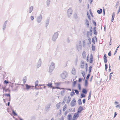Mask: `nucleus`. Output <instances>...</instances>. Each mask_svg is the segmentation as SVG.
Listing matches in <instances>:
<instances>
[{"label": "nucleus", "instance_id": "f257e3e1", "mask_svg": "<svg viewBox=\"0 0 120 120\" xmlns=\"http://www.w3.org/2000/svg\"><path fill=\"white\" fill-rule=\"evenodd\" d=\"M55 66L54 63L52 62L51 63L49 68V72H51L53 70Z\"/></svg>", "mask_w": 120, "mask_h": 120}, {"label": "nucleus", "instance_id": "f03ea898", "mask_svg": "<svg viewBox=\"0 0 120 120\" xmlns=\"http://www.w3.org/2000/svg\"><path fill=\"white\" fill-rule=\"evenodd\" d=\"M61 78L62 79L66 78L68 76V73L65 71H64L60 75Z\"/></svg>", "mask_w": 120, "mask_h": 120}, {"label": "nucleus", "instance_id": "7ed1b4c3", "mask_svg": "<svg viewBox=\"0 0 120 120\" xmlns=\"http://www.w3.org/2000/svg\"><path fill=\"white\" fill-rule=\"evenodd\" d=\"M58 33L57 32L55 33L54 34L52 38V40L53 41H56L58 38Z\"/></svg>", "mask_w": 120, "mask_h": 120}, {"label": "nucleus", "instance_id": "20e7f679", "mask_svg": "<svg viewBox=\"0 0 120 120\" xmlns=\"http://www.w3.org/2000/svg\"><path fill=\"white\" fill-rule=\"evenodd\" d=\"M73 11L72 9L70 8L67 12V15L68 17H70L72 14Z\"/></svg>", "mask_w": 120, "mask_h": 120}, {"label": "nucleus", "instance_id": "39448f33", "mask_svg": "<svg viewBox=\"0 0 120 120\" xmlns=\"http://www.w3.org/2000/svg\"><path fill=\"white\" fill-rule=\"evenodd\" d=\"M42 19V15L41 14H40L39 16H37L36 19L38 23H39L41 22Z\"/></svg>", "mask_w": 120, "mask_h": 120}, {"label": "nucleus", "instance_id": "423d86ee", "mask_svg": "<svg viewBox=\"0 0 120 120\" xmlns=\"http://www.w3.org/2000/svg\"><path fill=\"white\" fill-rule=\"evenodd\" d=\"M77 47L78 50L79 51L81 49V43L80 41H79L78 42V44L77 45Z\"/></svg>", "mask_w": 120, "mask_h": 120}, {"label": "nucleus", "instance_id": "0eeeda50", "mask_svg": "<svg viewBox=\"0 0 120 120\" xmlns=\"http://www.w3.org/2000/svg\"><path fill=\"white\" fill-rule=\"evenodd\" d=\"M79 114L78 112L75 113L73 116V120H76L79 117Z\"/></svg>", "mask_w": 120, "mask_h": 120}, {"label": "nucleus", "instance_id": "6e6552de", "mask_svg": "<svg viewBox=\"0 0 120 120\" xmlns=\"http://www.w3.org/2000/svg\"><path fill=\"white\" fill-rule=\"evenodd\" d=\"M26 86V89L27 90H29L30 89H33V88L34 87V86L29 85L27 84L25 85Z\"/></svg>", "mask_w": 120, "mask_h": 120}, {"label": "nucleus", "instance_id": "1a4fd4ad", "mask_svg": "<svg viewBox=\"0 0 120 120\" xmlns=\"http://www.w3.org/2000/svg\"><path fill=\"white\" fill-rule=\"evenodd\" d=\"M41 59H40L37 65V68H39L41 66Z\"/></svg>", "mask_w": 120, "mask_h": 120}, {"label": "nucleus", "instance_id": "9d476101", "mask_svg": "<svg viewBox=\"0 0 120 120\" xmlns=\"http://www.w3.org/2000/svg\"><path fill=\"white\" fill-rule=\"evenodd\" d=\"M85 63L83 60H82L80 62V67L81 68H83L84 67Z\"/></svg>", "mask_w": 120, "mask_h": 120}, {"label": "nucleus", "instance_id": "9b49d317", "mask_svg": "<svg viewBox=\"0 0 120 120\" xmlns=\"http://www.w3.org/2000/svg\"><path fill=\"white\" fill-rule=\"evenodd\" d=\"M11 87L12 88V90L14 91H17L18 90L17 88L18 86H15V87H14L13 86H12Z\"/></svg>", "mask_w": 120, "mask_h": 120}, {"label": "nucleus", "instance_id": "f8f14e48", "mask_svg": "<svg viewBox=\"0 0 120 120\" xmlns=\"http://www.w3.org/2000/svg\"><path fill=\"white\" fill-rule=\"evenodd\" d=\"M51 105L50 104H47L45 106V110L47 111L49 110L50 108V106Z\"/></svg>", "mask_w": 120, "mask_h": 120}, {"label": "nucleus", "instance_id": "ddd939ff", "mask_svg": "<svg viewBox=\"0 0 120 120\" xmlns=\"http://www.w3.org/2000/svg\"><path fill=\"white\" fill-rule=\"evenodd\" d=\"M83 110V108L81 106H79V108L78 109L77 112L79 113V114L80 113L81 111Z\"/></svg>", "mask_w": 120, "mask_h": 120}, {"label": "nucleus", "instance_id": "4468645a", "mask_svg": "<svg viewBox=\"0 0 120 120\" xmlns=\"http://www.w3.org/2000/svg\"><path fill=\"white\" fill-rule=\"evenodd\" d=\"M68 120H73V118H72V117L71 114H69L67 116Z\"/></svg>", "mask_w": 120, "mask_h": 120}, {"label": "nucleus", "instance_id": "2eb2a0df", "mask_svg": "<svg viewBox=\"0 0 120 120\" xmlns=\"http://www.w3.org/2000/svg\"><path fill=\"white\" fill-rule=\"evenodd\" d=\"M7 20L6 21H5V22L4 23L3 25V29L4 30L5 29L6 25H7Z\"/></svg>", "mask_w": 120, "mask_h": 120}, {"label": "nucleus", "instance_id": "dca6fc26", "mask_svg": "<svg viewBox=\"0 0 120 120\" xmlns=\"http://www.w3.org/2000/svg\"><path fill=\"white\" fill-rule=\"evenodd\" d=\"M72 74L74 75H75L76 73V71L75 68H73L72 71Z\"/></svg>", "mask_w": 120, "mask_h": 120}, {"label": "nucleus", "instance_id": "f3484780", "mask_svg": "<svg viewBox=\"0 0 120 120\" xmlns=\"http://www.w3.org/2000/svg\"><path fill=\"white\" fill-rule=\"evenodd\" d=\"M94 34L95 35H97V32L96 30V27H94L93 28Z\"/></svg>", "mask_w": 120, "mask_h": 120}, {"label": "nucleus", "instance_id": "a211bd4d", "mask_svg": "<svg viewBox=\"0 0 120 120\" xmlns=\"http://www.w3.org/2000/svg\"><path fill=\"white\" fill-rule=\"evenodd\" d=\"M78 61V59L77 57L75 59L74 61L75 65V66H77V62Z\"/></svg>", "mask_w": 120, "mask_h": 120}, {"label": "nucleus", "instance_id": "6ab92c4d", "mask_svg": "<svg viewBox=\"0 0 120 120\" xmlns=\"http://www.w3.org/2000/svg\"><path fill=\"white\" fill-rule=\"evenodd\" d=\"M86 52L85 51H83L82 53L83 58L84 59H85L86 57Z\"/></svg>", "mask_w": 120, "mask_h": 120}, {"label": "nucleus", "instance_id": "aec40b11", "mask_svg": "<svg viewBox=\"0 0 120 120\" xmlns=\"http://www.w3.org/2000/svg\"><path fill=\"white\" fill-rule=\"evenodd\" d=\"M51 0H47L46 3L47 7H48L50 3Z\"/></svg>", "mask_w": 120, "mask_h": 120}, {"label": "nucleus", "instance_id": "412c9836", "mask_svg": "<svg viewBox=\"0 0 120 120\" xmlns=\"http://www.w3.org/2000/svg\"><path fill=\"white\" fill-rule=\"evenodd\" d=\"M85 24L86 25V26H87V27H89V24L88 21L87 19H86L85 20Z\"/></svg>", "mask_w": 120, "mask_h": 120}, {"label": "nucleus", "instance_id": "4be33fe9", "mask_svg": "<svg viewBox=\"0 0 120 120\" xmlns=\"http://www.w3.org/2000/svg\"><path fill=\"white\" fill-rule=\"evenodd\" d=\"M45 26L46 27V28H47V26L49 25V21L48 19H47L45 21Z\"/></svg>", "mask_w": 120, "mask_h": 120}, {"label": "nucleus", "instance_id": "5701e85b", "mask_svg": "<svg viewBox=\"0 0 120 120\" xmlns=\"http://www.w3.org/2000/svg\"><path fill=\"white\" fill-rule=\"evenodd\" d=\"M33 9V8L32 6H31L29 8V13H30L32 11Z\"/></svg>", "mask_w": 120, "mask_h": 120}, {"label": "nucleus", "instance_id": "b1692460", "mask_svg": "<svg viewBox=\"0 0 120 120\" xmlns=\"http://www.w3.org/2000/svg\"><path fill=\"white\" fill-rule=\"evenodd\" d=\"M82 92L84 94H86L87 93V91L86 89H85L84 88L82 90Z\"/></svg>", "mask_w": 120, "mask_h": 120}, {"label": "nucleus", "instance_id": "393cba45", "mask_svg": "<svg viewBox=\"0 0 120 120\" xmlns=\"http://www.w3.org/2000/svg\"><path fill=\"white\" fill-rule=\"evenodd\" d=\"M46 85L48 86L49 88H51L52 87V83H49L46 84Z\"/></svg>", "mask_w": 120, "mask_h": 120}, {"label": "nucleus", "instance_id": "a878e982", "mask_svg": "<svg viewBox=\"0 0 120 120\" xmlns=\"http://www.w3.org/2000/svg\"><path fill=\"white\" fill-rule=\"evenodd\" d=\"M102 9H100V10H98L97 11L98 13L99 14H101L102 12Z\"/></svg>", "mask_w": 120, "mask_h": 120}, {"label": "nucleus", "instance_id": "bb28decb", "mask_svg": "<svg viewBox=\"0 0 120 120\" xmlns=\"http://www.w3.org/2000/svg\"><path fill=\"white\" fill-rule=\"evenodd\" d=\"M26 76H25L23 77V80L24 83L26 82Z\"/></svg>", "mask_w": 120, "mask_h": 120}, {"label": "nucleus", "instance_id": "cd10ccee", "mask_svg": "<svg viewBox=\"0 0 120 120\" xmlns=\"http://www.w3.org/2000/svg\"><path fill=\"white\" fill-rule=\"evenodd\" d=\"M68 99L67 100V103H69L71 100V98L70 96H68Z\"/></svg>", "mask_w": 120, "mask_h": 120}, {"label": "nucleus", "instance_id": "c85d7f7f", "mask_svg": "<svg viewBox=\"0 0 120 120\" xmlns=\"http://www.w3.org/2000/svg\"><path fill=\"white\" fill-rule=\"evenodd\" d=\"M91 91H90L89 93V95L88 98V99L89 100L90 98L91 97Z\"/></svg>", "mask_w": 120, "mask_h": 120}, {"label": "nucleus", "instance_id": "c756f323", "mask_svg": "<svg viewBox=\"0 0 120 120\" xmlns=\"http://www.w3.org/2000/svg\"><path fill=\"white\" fill-rule=\"evenodd\" d=\"M78 102L79 105H80L82 104L81 99H79L78 101Z\"/></svg>", "mask_w": 120, "mask_h": 120}, {"label": "nucleus", "instance_id": "7c9ffc66", "mask_svg": "<svg viewBox=\"0 0 120 120\" xmlns=\"http://www.w3.org/2000/svg\"><path fill=\"white\" fill-rule=\"evenodd\" d=\"M12 113L14 116L17 115V114L15 112V111L13 109L12 110Z\"/></svg>", "mask_w": 120, "mask_h": 120}, {"label": "nucleus", "instance_id": "2f4dec72", "mask_svg": "<svg viewBox=\"0 0 120 120\" xmlns=\"http://www.w3.org/2000/svg\"><path fill=\"white\" fill-rule=\"evenodd\" d=\"M93 61V57H91L90 58V63H92Z\"/></svg>", "mask_w": 120, "mask_h": 120}, {"label": "nucleus", "instance_id": "473e14b6", "mask_svg": "<svg viewBox=\"0 0 120 120\" xmlns=\"http://www.w3.org/2000/svg\"><path fill=\"white\" fill-rule=\"evenodd\" d=\"M88 84V81L87 79H86L85 81V86H87Z\"/></svg>", "mask_w": 120, "mask_h": 120}, {"label": "nucleus", "instance_id": "72a5a7b5", "mask_svg": "<svg viewBox=\"0 0 120 120\" xmlns=\"http://www.w3.org/2000/svg\"><path fill=\"white\" fill-rule=\"evenodd\" d=\"M92 49L93 51H94L95 50V47L93 45H92Z\"/></svg>", "mask_w": 120, "mask_h": 120}, {"label": "nucleus", "instance_id": "f704fd0d", "mask_svg": "<svg viewBox=\"0 0 120 120\" xmlns=\"http://www.w3.org/2000/svg\"><path fill=\"white\" fill-rule=\"evenodd\" d=\"M92 68V67L91 66H90L89 68V73H90L91 72V70Z\"/></svg>", "mask_w": 120, "mask_h": 120}, {"label": "nucleus", "instance_id": "c9c22d12", "mask_svg": "<svg viewBox=\"0 0 120 120\" xmlns=\"http://www.w3.org/2000/svg\"><path fill=\"white\" fill-rule=\"evenodd\" d=\"M74 102H73V101H71V106H72L73 107L75 105V103H74Z\"/></svg>", "mask_w": 120, "mask_h": 120}, {"label": "nucleus", "instance_id": "e433bc0d", "mask_svg": "<svg viewBox=\"0 0 120 120\" xmlns=\"http://www.w3.org/2000/svg\"><path fill=\"white\" fill-rule=\"evenodd\" d=\"M82 76L84 77V79L85 78V73L84 71H82Z\"/></svg>", "mask_w": 120, "mask_h": 120}, {"label": "nucleus", "instance_id": "4c0bfd02", "mask_svg": "<svg viewBox=\"0 0 120 120\" xmlns=\"http://www.w3.org/2000/svg\"><path fill=\"white\" fill-rule=\"evenodd\" d=\"M75 94V92L74 91H72L70 94V95L71 96H72Z\"/></svg>", "mask_w": 120, "mask_h": 120}, {"label": "nucleus", "instance_id": "58836bf2", "mask_svg": "<svg viewBox=\"0 0 120 120\" xmlns=\"http://www.w3.org/2000/svg\"><path fill=\"white\" fill-rule=\"evenodd\" d=\"M119 46H118L117 48L116 49L115 51V52L114 53V55H115L116 53L117 52V50L118 49V48H119Z\"/></svg>", "mask_w": 120, "mask_h": 120}, {"label": "nucleus", "instance_id": "ea45409f", "mask_svg": "<svg viewBox=\"0 0 120 120\" xmlns=\"http://www.w3.org/2000/svg\"><path fill=\"white\" fill-rule=\"evenodd\" d=\"M74 90L76 94H79V92L78 90Z\"/></svg>", "mask_w": 120, "mask_h": 120}, {"label": "nucleus", "instance_id": "a19ab883", "mask_svg": "<svg viewBox=\"0 0 120 120\" xmlns=\"http://www.w3.org/2000/svg\"><path fill=\"white\" fill-rule=\"evenodd\" d=\"M85 42L84 41H83L82 46L84 47H85Z\"/></svg>", "mask_w": 120, "mask_h": 120}, {"label": "nucleus", "instance_id": "79ce46f5", "mask_svg": "<svg viewBox=\"0 0 120 120\" xmlns=\"http://www.w3.org/2000/svg\"><path fill=\"white\" fill-rule=\"evenodd\" d=\"M104 63H106L107 62V58H104Z\"/></svg>", "mask_w": 120, "mask_h": 120}, {"label": "nucleus", "instance_id": "37998d69", "mask_svg": "<svg viewBox=\"0 0 120 120\" xmlns=\"http://www.w3.org/2000/svg\"><path fill=\"white\" fill-rule=\"evenodd\" d=\"M38 80L36 81L35 82V86H38Z\"/></svg>", "mask_w": 120, "mask_h": 120}, {"label": "nucleus", "instance_id": "c03bdc74", "mask_svg": "<svg viewBox=\"0 0 120 120\" xmlns=\"http://www.w3.org/2000/svg\"><path fill=\"white\" fill-rule=\"evenodd\" d=\"M81 98L85 97V95L81 93Z\"/></svg>", "mask_w": 120, "mask_h": 120}, {"label": "nucleus", "instance_id": "a18cd8bd", "mask_svg": "<svg viewBox=\"0 0 120 120\" xmlns=\"http://www.w3.org/2000/svg\"><path fill=\"white\" fill-rule=\"evenodd\" d=\"M77 82L76 81H75L73 82V86L74 87L75 86Z\"/></svg>", "mask_w": 120, "mask_h": 120}, {"label": "nucleus", "instance_id": "49530a36", "mask_svg": "<svg viewBox=\"0 0 120 120\" xmlns=\"http://www.w3.org/2000/svg\"><path fill=\"white\" fill-rule=\"evenodd\" d=\"M77 14L76 13H75L74 14V16L75 18L76 19L77 18Z\"/></svg>", "mask_w": 120, "mask_h": 120}, {"label": "nucleus", "instance_id": "de8ad7c7", "mask_svg": "<svg viewBox=\"0 0 120 120\" xmlns=\"http://www.w3.org/2000/svg\"><path fill=\"white\" fill-rule=\"evenodd\" d=\"M105 69L106 71H107V69L108 68V66L107 64H105Z\"/></svg>", "mask_w": 120, "mask_h": 120}, {"label": "nucleus", "instance_id": "09e8293b", "mask_svg": "<svg viewBox=\"0 0 120 120\" xmlns=\"http://www.w3.org/2000/svg\"><path fill=\"white\" fill-rule=\"evenodd\" d=\"M92 42L94 43V44H95V42L94 40V38H93L92 39Z\"/></svg>", "mask_w": 120, "mask_h": 120}, {"label": "nucleus", "instance_id": "8fccbe9b", "mask_svg": "<svg viewBox=\"0 0 120 120\" xmlns=\"http://www.w3.org/2000/svg\"><path fill=\"white\" fill-rule=\"evenodd\" d=\"M5 96H7V97H11L10 94H5Z\"/></svg>", "mask_w": 120, "mask_h": 120}, {"label": "nucleus", "instance_id": "3c124183", "mask_svg": "<svg viewBox=\"0 0 120 120\" xmlns=\"http://www.w3.org/2000/svg\"><path fill=\"white\" fill-rule=\"evenodd\" d=\"M78 88L79 90H80L81 89V85L80 84H78Z\"/></svg>", "mask_w": 120, "mask_h": 120}, {"label": "nucleus", "instance_id": "603ef678", "mask_svg": "<svg viewBox=\"0 0 120 120\" xmlns=\"http://www.w3.org/2000/svg\"><path fill=\"white\" fill-rule=\"evenodd\" d=\"M90 74H89L87 75V77H86V79H89V77H90Z\"/></svg>", "mask_w": 120, "mask_h": 120}, {"label": "nucleus", "instance_id": "864d4df0", "mask_svg": "<svg viewBox=\"0 0 120 120\" xmlns=\"http://www.w3.org/2000/svg\"><path fill=\"white\" fill-rule=\"evenodd\" d=\"M90 33V32L89 31H87V36L88 38H89V34H89Z\"/></svg>", "mask_w": 120, "mask_h": 120}, {"label": "nucleus", "instance_id": "5fc2aeb1", "mask_svg": "<svg viewBox=\"0 0 120 120\" xmlns=\"http://www.w3.org/2000/svg\"><path fill=\"white\" fill-rule=\"evenodd\" d=\"M113 72H112L111 73H110L109 75V79H111V78L112 77V74L113 73Z\"/></svg>", "mask_w": 120, "mask_h": 120}, {"label": "nucleus", "instance_id": "6e6d98bb", "mask_svg": "<svg viewBox=\"0 0 120 120\" xmlns=\"http://www.w3.org/2000/svg\"><path fill=\"white\" fill-rule=\"evenodd\" d=\"M35 117L34 116H33L32 117L30 120H35Z\"/></svg>", "mask_w": 120, "mask_h": 120}, {"label": "nucleus", "instance_id": "4d7b16f0", "mask_svg": "<svg viewBox=\"0 0 120 120\" xmlns=\"http://www.w3.org/2000/svg\"><path fill=\"white\" fill-rule=\"evenodd\" d=\"M4 82L5 83L7 84L9 82L8 81H7L6 80H5L4 81Z\"/></svg>", "mask_w": 120, "mask_h": 120}, {"label": "nucleus", "instance_id": "13d9d810", "mask_svg": "<svg viewBox=\"0 0 120 120\" xmlns=\"http://www.w3.org/2000/svg\"><path fill=\"white\" fill-rule=\"evenodd\" d=\"M116 107L117 108H119V109H120V104H119L116 106Z\"/></svg>", "mask_w": 120, "mask_h": 120}, {"label": "nucleus", "instance_id": "bf43d9fd", "mask_svg": "<svg viewBox=\"0 0 120 120\" xmlns=\"http://www.w3.org/2000/svg\"><path fill=\"white\" fill-rule=\"evenodd\" d=\"M30 18L32 20H33L34 19V17L33 16H31L30 17Z\"/></svg>", "mask_w": 120, "mask_h": 120}, {"label": "nucleus", "instance_id": "052dcab7", "mask_svg": "<svg viewBox=\"0 0 120 120\" xmlns=\"http://www.w3.org/2000/svg\"><path fill=\"white\" fill-rule=\"evenodd\" d=\"M114 17L112 16V19H111V21L112 22L114 20Z\"/></svg>", "mask_w": 120, "mask_h": 120}, {"label": "nucleus", "instance_id": "680f3d73", "mask_svg": "<svg viewBox=\"0 0 120 120\" xmlns=\"http://www.w3.org/2000/svg\"><path fill=\"white\" fill-rule=\"evenodd\" d=\"M108 55L109 56H110L111 55V51L109 52L108 53Z\"/></svg>", "mask_w": 120, "mask_h": 120}, {"label": "nucleus", "instance_id": "e2e57ef3", "mask_svg": "<svg viewBox=\"0 0 120 120\" xmlns=\"http://www.w3.org/2000/svg\"><path fill=\"white\" fill-rule=\"evenodd\" d=\"M82 81V79L81 78H79V79L78 82H80Z\"/></svg>", "mask_w": 120, "mask_h": 120}, {"label": "nucleus", "instance_id": "0e129e2a", "mask_svg": "<svg viewBox=\"0 0 120 120\" xmlns=\"http://www.w3.org/2000/svg\"><path fill=\"white\" fill-rule=\"evenodd\" d=\"M60 105L59 104H57L56 105V107L58 109H59L60 108Z\"/></svg>", "mask_w": 120, "mask_h": 120}, {"label": "nucleus", "instance_id": "69168bd1", "mask_svg": "<svg viewBox=\"0 0 120 120\" xmlns=\"http://www.w3.org/2000/svg\"><path fill=\"white\" fill-rule=\"evenodd\" d=\"M117 114L116 112H115L114 113V118H115L116 117V115H117Z\"/></svg>", "mask_w": 120, "mask_h": 120}, {"label": "nucleus", "instance_id": "338daca9", "mask_svg": "<svg viewBox=\"0 0 120 120\" xmlns=\"http://www.w3.org/2000/svg\"><path fill=\"white\" fill-rule=\"evenodd\" d=\"M65 92V90H63L62 91H61V94H62L63 93H64V92Z\"/></svg>", "mask_w": 120, "mask_h": 120}, {"label": "nucleus", "instance_id": "774afa93", "mask_svg": "<svg viewBox=\"0 0 120 120\" xmlns=\"http://www.w3.org/2000/svg\"><path fill=\"white\" fill-rule=\"evenodd\" d=\"M120 11V6L119 8V9L117 13V14H118L119 13V12Z\"/></svg>", "mask_w": 120, "mask_h": 120}]
</instances>
